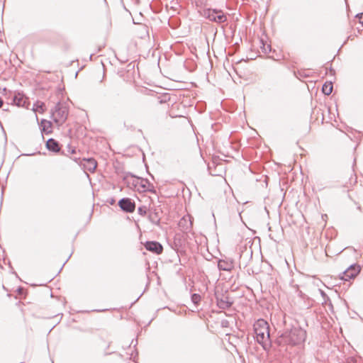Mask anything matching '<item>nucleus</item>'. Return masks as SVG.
<instances>
[{
	"label": "nucleus",
	"instance_id": "nucleus-1",
	"mask_svg": "<svg viewBox=\"0 0 363 363\" xmlns=\"http://www.w3.org/2000/svg\"><path fill=\"white\" fill-rule=\"evenodd\" d=\"M255 338L264 347L269 345V325L264 319H258L253 325Z\"/></svg>",
	"mask_w": 363,
	"mask_h": 363
},
{
	"label": "nucleus",
	"instance_id": "nucleus-2",
	"mask_svg": "<svg viewBox=\"0 0 363 363\" xmlns=\"http://www.w3.org/2000/svg\"><path fill=\"white\" fill-rule=\"evenodd\" d=\"M283 337L289 344L298 345L305 340L306 331L296 324L289 331L286 332Z\"/></svg>",
	"mask_w": 363,
	"mask_h": 363
},
{
	"label": "nucleus",
	"instance_id": "nucleus-3",
	"mask_svg": "<svg viewBox=\"0 0 363 363\" xmlns=\"http://www.w3.org/2000/svg\"><path fill=\"white\" fill-rule=\"evenodd\" d=\"M68 108L63 105L58 104L52 113L53 120L59 125L62 124L67 118Z\"/></svg>",
	"mask_w": 363,
	"mask_h": 363
},
{
	"label": "nucleus",
	"instance_id": "nucleus-4",
	"mask_svg": "<svg viewBox=\"0 0 363 363\" xmlns=\"http://www.w3.org/2000/svg\"><path fill=\"white\" fill-rule=\"evenodd\" d=\"M361 267L359 264H352L349 267L339 278L341 280L350 281V279H354L360 272Z\"/></svg>",
	"mask_w": 363,
	"mask_h": 363
},
{
	"label": "nucleus",
	"instance_id": "nucleus-5",
	"mask_svg": "<svg viewBox=\"0 0 363 363\" xmlns=\"http://www.w3.org/2000/svg\"><path fill=\"white\" fill-rule=\"evenodd\" d=\"M207 17L211 20L216 22H224L226 20V16L221 11L208 10Z\"/></svg>",
	"mask_w": 363,
	"mask_h": 363
},
{
	"label": "nucleus",
	"instance_id": "nucleus-6",
	"mask_svg": "<svg viewBox=\"0 0 363 363\" xmlns=\"http://www.w3.org/2000/svg\"><path fill=\"white\" fill-rule=\"evenodd\" d=\"M120 207L127 212L132 213L135 211V205L130 199H123L119 201Z\"/></svg>",
	"mask_w": 363,
	"mask_h": 363
},
{
	"label": "nucleus",
	"instance_id": "nucleus-7",
	"mask_svg": "<svg viewBox=\"0 0 363 363\" xmlns=\"http://www.w3.org/2000/svg\"><path fill=\"white\" fill-rule=\"evenodd\" d=\"M81 164L90 172H94L97 167V162L94 158L83 159Z\"/></svg>",
	"mask_w": 363,
	"mask_h": 363
},
{
	"label": "nucleus",
	"instance_id": "nucleus-8",
	"mask_svg": "<svg viewBox=\"0 0 363 363\" xmlns=\"http://www.w3.org/2000/svg\"><path fill=\"white\" fill-rule=\"evenodd\" d=\"M145 247L147 250L157 255L161 254L163 250L162 246L157 242H147Z\"/></svg>",
	"mask_w": 363,
	"mask_h": 363
},
{
	"label": "nucleus",
	"instance_id": "nucleus-9",
	"mask_svg": "<svg viewBox=\"0 0 363 363\" xmlns=\"http://www.w3.org/2000/svg\"><path fill=\"white\" fill-rule=\"evenodd\" d=\"M28 99L23 94L18 93L14 96L13 103L18 106H25Z\"/></svg>",
	"mask_w": 363,
	"mask_h": 363
},
{
	"label": "nucleus",
	"instance_id": "nucleus-10",
	"mask_svg": "<svg viewBox=\"0 0 363 363\" xmlns=\"http://www.w3.org/2000/svg\"><path fill=\"white\" fill-rule=\"evenodd\" d=\"M41 130L45 134H50L52 132V123L47 120H42L40 123Z\"/></svg>",
	"mask_w": 363,
	"mask_h": 363
},
{
	"label": "nucleus",
	"instance_id": "nucleus-11",
	"mask_svg": "<svg viewBox=\"0 0 363 363\" xmlns=\"http://www.w3.org/2000/svg\"><path fill=\"white\" fill-rule=\"evenodd\" d=\"M46 110L47 108L45 103L40 101H36V103L34 104L33 107V111L35 113L43 114L46 111Z\"/></svg>",
	"mask_w": 363,
	"mask_h": 363
},
{
	"label": "nucleus",
	"instance_id": "nucleus-12",
	"mask_svg": "<svg viewBox=\"0 0 363 363\" xmlns=\"http://www.w3.org/2000/svg\"><path fill=\"white\" fill-rule=\"evenodd\" d=\"M46 147L48 150L55 152H59L60 150L58 143L54 139H49L47 141Z\"/></svg>",
	"mask_w": 363,
	"mask_h": 363
},
{
	"label": "nucleus",
	"instance_id": "nucleus-13",
	"mask_svg": "<svg viewBox=\"0 0 363 363\" xmlns=\"http://www.w3.org/2000/svg\"><path fill=\"white\" fill-rule=\"evenodd\" d=\"M218 268L224 271H230L233 268V263L228 262L225 260H220L218 262Z\"/></svg>",
	"mask_w": 363,
	"mask_h": 363
},
{
	"label": "nucleus",
	"instance_id": "nucleus-14",
	"mask_svg": "<svg viewBox=\"0 0 363 363\" xmlns=\"http://www.w3.org/2000/svg\"><path fill=\"white\" fill-rule=\"evenodd\" d=\"M333 86L332 82H326L322 88L323 93L325 95H330L333 91Z\"/></svg>",
	"mask_w": 363,
	"mask_h": 363
},
{
	"label": "nucleus",
	"instance_id": "nucleus-15",
	"mask_svg": "<svg viewBox=\"0 0 363 363\" xmlns=\"http://www.w3.org/2000/svg\"><path fill=\"white\" fill-rule=\"evenodd\" d=\"M201 296L197 294H194L191 296V300L195 304H198L201 301Z\"/></svg>",
	"mask_w": 363,
	"mask_h": 363
},
{
	"label": "nucleus",
	"instance_id": "nucleus-16",
	"mask_svg": "<svg viewBox=\"0 0 363 363\" xmlns=\"http://www.w3.org/2000/svg\"><path fill=\"white\" fill-rule=\"evenodd\" d=\"M357 17L358 18L359 23L363 26V13L358 14Z\"/></svg>",
	"mask_w": 363,
	"mask_h": 363
},
{
	"label": "nucleus",
	"instance_id": "nucleus-17",
	"mask_svg": "<svg viewBox=\"0 0 363 363\" xmlns=\"http://www.w3.org/2000/svg\"><path fill=\"white\" fill-rule=\"evenodd\" d=\"M3 105V101L2 100L0 99V108Z\"/></svg>",
	"mask_w": 363,
	"mask_h": 363
}]
</instances>
